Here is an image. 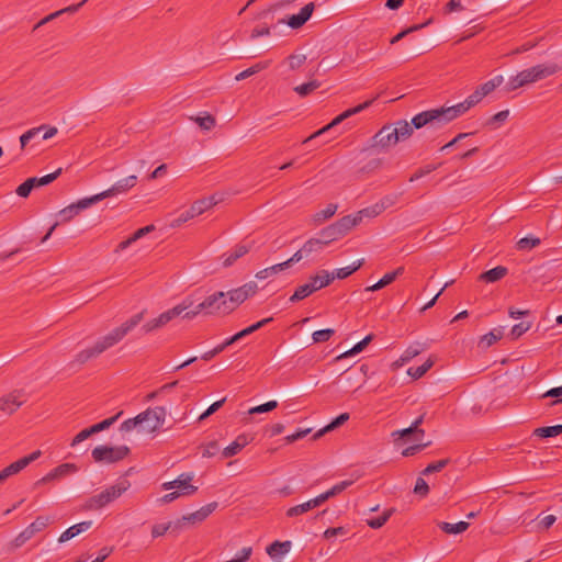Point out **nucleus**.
Listing matches in <instances>:
<instances>
[{
    "label": "nucleus",
    "instance_id": "1",
    "mask_svg": "<svg viewBox=\"0 0 562 562\" xmlns=\"http://www.w3.org/2000/svg\"><path fill=\"white\" fill-rule=\"evenodd\" d=\"M144 315L145 311L133 315L121 326L112 329L109 334L98 339L92 347L78 352L75 357V361L79 364H83L90 359L99 357L101 353L115 346L144 319Z\"/></svg>",
    "mask_w": 562,
    "mask_h": 562
},
{
    "label": "nucleus",
    "instance_id": "2",
    "mask_svg": "<svg viewBox=\"0 0 562 562\" xmlns=\"http://www.w3.org/2000/svg\"><path fill=\"white\" fill-rule=\"evenodd\" d=\"M470 109V104L464 100L463 102L451 106H441L423 111L412 119V123L416 130L427 125L440 127L461 116Z\"/></svg>",
    "mask_w": 562,
    "mask_h": 562
},
{
    "label": "nucleus",
    "instance_id": "3",
    "mask_svg": "<svg viewBox=\"0 0 562 562\" xmlns=\"http://www.w3.org/2000/svg\"><path fill=\"white\" fill-rule=\"evenodd\" d=\"M560 67L554 64H540L528 69H524L518 72L516 76L509 78L505 86V90L507 92L514 91L520 87H524L529 83L537 82L539 80L546 79L557 72L560 71Z\"/></svg>",
    "mask_w": 562,
    "mask_h": 562
},
{
    "label": "nucleus",
    "instance_id": "4",
    "mask_svg": "<svg viewBox=\"0 0 562 562\" xmlns=\"http://www.w3.org/2000/svg\"><path fill=\"white\" fill-rule=\"evenodd\" d=\"M167 415V411L164 406H156L155 408H148L145 412L138 414L134 418H128L123 422L120 426V430L123 432H128L137 427H140L144 424V420H153V425L144 426L143 431L146 432H155L157 431L165 423Z\"/></svg>",
    "mask_w": 562,
    "mask_h": 562
},
{
    "label": "nucleus",
    "instance_id": "5",
    "mask_svg": "<svg viewBox=\"0 0 562 562\" xmlns=\"http://www.w3.org/2000/svg\"><path fill=\"white\" fill-rule=\"evenodd\" d=\"M130 486L131 483L127 480H119L115 484L86 499L83 509L92 512L99 510L121 497Z\"/></svg>",
    "mask_w": 562,
    "mask_h": 562
},
{
    "label": "nucleus",
    "instance_id": "6",
    "mask_svg": "<svg viewBox=\"0 0 562 562\" xmlns=\"http://www.w3.org/2000/svg\"><path fill=\"white\" fill-rule=\"evenodd\" d=\"M194 304V301L188 296L181 301L178 305L175 307L161 313L158 317H155L147 323H145L142 326V330L145 334H148L150 331H154L158 328L164 327L167 325L170 321L176 318L177 316L181 315L186 310L191 308Z\"/></svg>",
    "mask_w": 562,
    "mask_h": 562
},
{
    "label": "nucleus",
    "instance_id": "7",
    "mask_svg": "<svg viewBox=\"0 0 562 562\" xmlns=\"http://www.w3.org/2000/svg\"><path fill=\"white\" fill-rule=\"evenodd\" d=\"M379 98V94H376L375 97H373L372 99L370 100H367L364 101L363 103H360L358 104L357 106H353L351 109H348L346 111H344L341 114H339L338 116H336L330 123H328L326 126L322 127L321 130L316 131L315 133H313L311 136H308L307 138H305L303 140V144H306L311 140H313L314 138L327 133L328 131H330L331 128H334L335 126L339 125L340 123H342L345 120L351 117L352 115L355 114H358L362 111H364L366 109H368L369 106H371V104Z\"/></svg>",
    "mask_w": 562,
    "mask_h": 562
},
{
    "label": "nucleus",
    "instance_id": "8",
    "mask_svg": "<svg viewBox=\"0 0 562 562\" xmlns=\"http://www.w3.org/2000/svg\"><path fill=\"white\" fill-rule=\"evenodd\" d=\"M130 448L127 446H98L92 450L91 456L99 463H115L126 458Z\"/></svg>",
    "mask_w": 562,
    "mask_h": 562
},
{
    "label": "nucleus",
    "instance_id": "9",
    "mask_svg": "<svg viewBox=\"0 0 562 562\" xmlns=\"http://www.w3.org/2000/svg\"><path fill=\"white\" fill-rule=\"evenodd\" d=\"M200 310L206 315H228L231 308L227 304V294L223 291L214 292L200 303Z\"/></svg>",
    "mask_w": 562,
    "mask_h": 562
},
{
    "label": "nucleus",
    "instance_id": "10",
    "mask_svg": "<svg viewBox=\"0 0 562 562\" xmlns=\"http://www.w3.org/2000/svg\"><path fill=\"white\" fill-rule=\"evenodd\" d=\"M258 285L255 281H249L244 285L225 292L227 294V304L231 312H234L248 297L256 294Z\"/></svg>",
    "mask_w": 562,
    "mask_h": 562
},
{
    "label": "nucleus",
    "instance_id": "11",
    "mask_svg": "<svg viewBox=\"0 0 562 562\" xmlns=\"http://www.w3.org/2000/svg\"><path fill=\"white\" fill-rule=\"evenodd\" d=\"M215 204H216V201H215L214 196L198 200L190 206L189 210L181 213L177 218H175L170 225H171V227H179L183 223L188 222L189 220H191L198 215H201L202 213H204L206 210L211 209Z\"/></svg>",
    "mask_w": 562,
    "mask_h": 562
},
{
    "label": "nucleus",
    "instance_id": "12",
    "mask_svg": "<svg viewBox=\"0 0 562 562\" xmlns=\"http://www.w3.org/2000/svg\"><path fill=\"white\" fill-rule=\"evenodd\" d=\"M50 524V518L45 516H38L36 519L30 524L25 529H23L12 541V546L14 548L22 547L26 541L32 539L36 533L44 530Z\"/></svg>",
    "mask_w": 562,
    "mask_h": 562
},
{
    "label": "nucleus",
    "instance_id": "13",
    "mask_svg": "<svg viewBox=\"0 0 562 562\" xmlns=\"http://www.w3.org/2000/svg\"><path fill=\"white\" fill-rule=\"evenodd\" d=\"M60 173H61V168H58L56 171H54L49 175H46L44 177L29 178L16 188L15 193L21 198H27L33 189L52 183L54 180H56L60 176Z\"/></svg>",
    "mask_w": 562,
    "mask_h": 562
},
{
    "label": "nucleus",
    "instance_id": "14",
    "mask_svg": "<svg viewBox=\"0 0 562 562\" xmlns=\"http://www.w3.org/2000/svg\"><path fill=\"white\" fill-rule=\"evenodd\" d=\"M136 183H137V176L131 175L124 179L119 180L108 190H105L101 193L94 194L93 198H94L95 202L98 203L106 198H112V196H115L119 194H124V193L128 192L132 188H134L136 186Z\"/></svg>",
    "mask_w": 562,
    "mask_h": 562
},
{
    "label": "nucleus",
    "instance_id": "15",
    "mask_svg": "<svg viewBox=\"0 0 562 562\" xmlns=\"http://www.w3.org/2000/svg\"><path fill=\"white\" fill-rule=\"evenodd\" d=\"M193 473H182L176 480L162 484V490L169 491L178 488L183 496L192 495L198 491V487L191 484Z\"/></svg>",
    "mask_w": 562,
    "mask_h": 562
},
{
    "label": "nucleus",
    "instance_id": "16",
    "mask_svg": "<svg viewBox=\"0 0 562 562\" xmlns=\"http://www.w3.org/2000/svg\"><path fill=\"white\" fill-rule=\"evenodd\" d=\"M95 203L97 202L92 195L89 198H83V199L77 201L76 203H72V204L64 207L58 213L60 222L67 223V222L71 221L76 215H78L80 213V211L86 210Z\"/></svg>",
    "mask_w": 562,
    "mask_h": 562
},
{
    "label": "nucleus",
    "instance_id": "17",
    "mask_svg": "<svg viewBox=\"0 0 562 562\" xmlns=\"http://www.w3.org/2000/svg\"><path fill=\"white\" fill-rule=\"evenodd\" d=\"M396 144L397 140L394 139V130L391 124L382 126L372 137V147L386 149Z\"/></svg>",
    "mask_w": 562,
    "mask_h": 562
},
{
    "label": "nucleus",
    "instance_id": "18",
    "mask_svg": "<svg viewBox=\"0 0 562 562\" xmlns=\"http://www.w3.org/2000/svg\"><path fill=\"white\" fill-rule=\"evenodd\" d=\"M315 10V3L310 2L305 4L297 14H293L288 20H280V23H286L291 29L296 30L302 27L312 16Z\"/></svg>",
    "mask_w": 562,
    "mask_h": 562
},
{
    "label": "nucleus",
    "instance_id": "19",
    "mask_svg": "<svg viewBox=\"0 0 562 562\" xmlns=\"http://www.w3.org/2000/svg\"><path fill=\"white\" fill-rule=\"evenodd\" d=\"M22 392L13 391L0 398V411L11 415L13 414L22 404Z\"/></svg>",
    "mask_w": 562,
    "mask_h": 562
},
{
    "label": "nucleus",
    "instance_id": "20",
    "mask_svg": "<svg viewBox=\"0 0 562 562\" xmlns=\"http://www.w3.org/2000/svg\"><path fill=\"white\" fill-rule=\"evenodd\" d=\"M42 456L41 450L33 451L31 454L25 456L15 462H12L8 467L3 469V471L7 473V476L10 477L14 474H18L22 470H24L27 465H30L32 462L37 460Z\"/></svg>",
    "mask_w": 562,
    "mask_h": 562
},
{
    "label": "nucleus",
    "instance_id": "21",
    "mask_svg": "<svg viewBox=\"0 0 562 562\" xmlns=\"http://www.w3.org/2000/svg\"><path fill=\"white\" fill-rule=\"evenodd\" d=\"M218 504L216 502H212L201 507L199 510L186 515L182 517V520L189 524H196L205 520L216 508Z\"/></svg>",
    "mask_w": 562,
    "mask_h": 562
},
{
    "label": "nucleus",
    "instance_id": "22",
    "mask_svg": "<svg viewBox=\"0 0 562 562\" xmlns=\"http://www.w3.org/2000/svg\"><path fill=\"white\" fill-rule=\"evenodd\" d=\"M414 128L416 127L412 122L408 123L405 120L397 121L393 125L394 139L397 140V143L408 139L412 136Z\"/></svg>",
    "mask_w": 562,
    "mask_h": 562
},
{
    "label": "nucleus",
    "instance_id": "23",
    "mask_svg": "<svg viewBox=\"0 0 562 562\" xmlns=\"http://www.w3.org/2000/svg\"><path fill=\"white\" fill-rule=\"evenodd\" d=\"M155 231V226L153 224L150 225H147L145 227H142L139 229H137L132 236H130L127 239L121 241L116 249H115V252H120V251H123L125 250L126 248H128L133 243L137 241L138 239H140L142 237L146 236L147 234H149L150 232Z\"/></svg>",
    "mask_w": 562,
    "mask_h": 562
},
{
    "label": "nucleus",
    "instance_id": "24",
    "mask_svg": "<svg viewBox=\"0 0 562 562\" xmlns=\"http://www.w3.org/2000/svg\"><path fill=\"white\" fill-rule=\"evenodd\" d=\"M508 273V269L504 266H497L479 276V280L485 283H494L502 280Z\"/></svg>",
    "mask_w": 562,
    "mask_h": 562
},
{
    "label": "nucleus",
    "instance_id": "25",
    "mask_svg": "<svg viewBox=\"0 0 562 562\" xmlns=\"http://www.w3.org/2000/svg\"><path fill=\"white\" fill-rule=\"evenodd\" d=\"M91 525H92V521L87 520V521H81L77 525L69 527L67 530H65L59 536L58 542L64 543L70 539H72L74 537L78 536L79 533L88 530L91 527Z\"/></svg>",
    "mask_w": 562,
    "mask_h": 562
},
{
    "label": "nucleus",
    "instance_id": "26",
    "mask_svg": "<svg viewBox=\"0 0 562 562\" xmlns=\"http://www.w3.org/2000/svg\"><path fill=\"white\" fill-rule=\"evenodd\" d=\"M404 272V268L403 267H400L397 269H395L394 271L392 272H389L386 274H384L376 283H374L373 285H370V286H367L366 288V291L368 292H374V291H378V290H381L383 289L384 286L391 284L398 276L403 274Z\"/></svg>",
    "mask_w": 562,
    "mask_h": 562
},
{
    "label": "nucleus",
    "instance_id": "27",
    "mask_svg": "<svg viewBox=\"0 0 562 562\" xmlns=\"http://www.w3.org/2000/svg\"><path fill=\"white\" fill-rule=\"evenodd\" d=\"M340 235L344 237L351 228L359 225V218L357 215H346L339 218L337 222L333 223Z\"/></svg>",
    "mask_w": 562,
    "mask_h": 562
},
{
    "label": "nucleus",
    "instance_id": "28",
    "mask_svg": "<svg viewBox=\"0 0 562 562\" xmlns=\"http://www.w3.org/2000/svg\"><path fill=\"white\" fill-rule=\"evenodd\" d=\"M349 419V414L348 413H342L340 414L339 416H337L334 420H331L327 426H325L324 428L319 429L318 431H316L314 435H313V440H317L319 439L321 437H323L326 432L330 431V430H334L338 427H340L341 425H344L347 420Z\"/></svg>",
    "mask_w": 562,
    "mask_h": 562
},
{
    "label": "nucleus",
    "instance_id": "29",
    "mask_svg": "<svg viewBox=\"0 0 562 562\" xmlns=\"http://www.w3.org/2000/svg\"><path fill=\"white\" fill-rule=\"evenodd\" d=\"M334 280V276H330V273L327 270H321L315 276L310 278L308 283L315 286V292L329 285L331 281Z\"/></svg>",
    "mask_w": 562,
    "mask_h": 562
},
{
    "label": "nucleus",
    "instance_id": "30",
    "mask_svg": "<svg viewBox=\"0 0 562 562\" xmlns=\"http://www.w3.org/2000/svg\"><path fill=\"white\" fill-rule=\"evenodd\" d=\"M291 541H274L267 547V553L272 558L281 557L288 553L291 549Z\"/></svg>",
    "mask_w": 562,
    "mask_h": 562
},
{
    "label": "nucleus",
    "instance_id": "31",
    "mask_svg": "<svg viewBox=\"0 0 562 562\" xmlns=\"http://www.w3.org/2000/svg\"><path fill=\"white\" fill-rule=\"evenodd\" d=\"M317 235L326 246L342 237L334 224L324 227Z\"/></svg>",
    "mask_w": 562,
    "mask_h": 562
},
{
    "label": "nucleus",
    "instance_id": "32",
    "mask_svg": "<svg viewBox=\"0 0 562 562\" xmlns=\"http://www.w3.org/2000/svg\"><path fill=\"white\" fill-rule=\"evenodd\" d=\"M315 292V286L311 283H305L296 288L294 293L290 296L289 301L291 303H296L299 301L304 300Z\"/></svg>",
    "mask_w": 562,
    "mask_h": 562
},
{
    "label": "nucleus",
    "instance_id": "33",
    "mask_svg": "<svg viewBox=\"0 0 562 562\" xmlns=\"http://www.w3.org/2000/svg\"><path fill=\"white\" fill-rule=\"evenodd\" d=\"M373 337L374 336L372 334L366 336L361 341L357 342L351 349L339 355L336 358V360H340L360 353L373 340Z\"/></svg>",
    "mask_w": 562,
    "mask_h": 562
},
{
    "label": "nucleus",
    "instance_id": "34",
    "mask_svg": "<svg viewBox=\"0 0 562 562\" xmlns=\"http://www.w3.org/2000/svg\"><path fill=\"white\" fill-rule=\"evenodd\" d=\"M270 65V61L269 60H266V61H259L257 64H255L254 66L243 70L241 72H239L238 75H236L235 77V80L236 81H241L250 76H254L258 72H260L261 70H265L266 68H268Z\"/></svg>",
    "mask_w": 562,
    "mask_h": 562
},
{
    "label": "nucleus",
    "instance_id": "35",
    "mask_svg": "<svg viewBox=\"0 0 562 562\" xmlns=\"http://www.w3.org/2000/svg\"><path fill=\"white\" fill-rule=\"evenodd\" d=\"M338 210V205L335 203H329L324 210L315 213L313 215V222L315 225H319L326 220L333 217Z\"/></svg>",
    "mask_w": 562,
    "mask_h": 562
},
{
    "label": "nucleus",
    "instance_id": "36",
    "mask_svg": "<svg viewBox=\"0 0 562 562\" xmlns=\"http://www.w3.org/2000/svg\"><path fill=\"white\" fill-rule=\"evenodd\" d=\"M469 522L467 521H459L457 524H450V522H445V521H441L438 524V527L446 533H451V535H458V533H461L463 531H465L468 528H469Z\"/></svg>",
    "mask_w": 562,
    "mask_h": 562
},
{
    "label": "nucleus",
    "instance_id": "37",
    "mask_svg": "<svg viewBox=\"0 0 562 562\" xmlns=\"http://www.w3.org/2000/svg\"><path fill=\"white\" fill-rule=\"evenodd\" d=\"M249 251L246 245H237L224 259L225 267L232 266L237 259L241 258Z\"/></svg>",
    "mask_w": 562,
    "mask_h": 562
},
{
    "label": "nucleus",
    "instance_id": "38",
    "mask_svg": "<svg viewBox=\"0 0 562 562\" xmlns=\"http://www.w3.org/2000/svg\"><path fill=\"white\" fill-rule=\"evenodd\" d=\"M562 434V425L539 427L533 430V435L539 438H551Z\"/></svg>",
    "mask_w": 562,
    "mask_h": 562
},
{
    "label": "nucleus",
    "instance_id": "39",
    "mask_svg": "<svg viewBox=\"0 0 562 562\" xmlns=\"http://www.w3.org/2000/svg\"><path fill=\"white\" fill-rule=\"evenodd\" d=\"M504 82V78L502 75L495 76L491 80L480 85L477 89L481 93L486 97L492 93L497 87H499Z\"/></svg>",
    "mask_w": 562,
    "mask_h": 562
},
{
    "label": "nucleus",
    "instance_id": "40",
    "mask_svg": "<svg viewBox=\"0 0 562 562\" xmlns=\"http://www.w3.org/2000/svg\"><path fill=\"white\" fill-rule=\"evenodd\" d=\"M362 265H363V259H360L350 267L336 269L333 273H330V276H334V279L335 278L340 279V280L346 279L349 276H351L353 272H356L358 269H360Z\"/></svg>",
    "mask_w": 562,
    "mask_h": 562
},
{
    "label": "nucleus",
    "instance_id": "41",
    "mask_svg": "<svg viewBox=\"0 0 562 562\" xmlns=\"http://www.w3.org/2000/svg\"><path fill=\"white\" fill-rule=\"evenodd\" d=\"M325 247H326V245L324 244L322 238L317 235L316 237L308 239L304 244L305 256H308L310 254H313V252H319Z\"/></svg>",
    "mask_w": 562,
    "mask_h": 562
},
{
    "label": "nucleus",
    "instance_id": "42",
    "mask_svg": "<svg viewBox=\"0 0 562 562\" xmlns=\"http://www.w3.org/2000/svg\"><path fill=\"white\" fill-rule=\"evenodd\" d=\"M286 269V263H277L271 267L265 268L256 273V278L259 280L267 279L269 277H272L281 271H284Z\"/></svg>",
    "mask_w": 562,
    "mask_h": 562
},
{
    "label": "nucleus",
    "instance_id": "43",
    "mask_svg": "<svg viewBox=\"0 0 562 562\" xmlns=\"http://www.w3.org/2000/svg\"><path fill=\"white\" fill-rule=\"evenodd\" d=\"M319 87H321V82L318 80H311V81H308L306 83H303V85L294 87L293 90L300 97H306V95H308L310 93H312L314 90H316Z\"/></svg>",
    "mask_w": 562,
    "mask_h": 562
},
{
    "label": "nucleus",
    "instance_id": "44",
    "mask_svg": "<svg viewBox=\"0 0 562 562\" xmlns=\"http://www.w3.org/2000/svg\"><path fill=\"white\" fill-rule=\"evenodd\" d=\"M313 508H314V506L312 505V502L310 499V501H307V502H305L303 504L290 507L286 510L285 515H286V517L292 518V517H296V516L303 515V514L307 513L308 510H311Z\"/></svg>",
    "mask_w": 562,
    "mask_h": 562
},
{
    "label": "nucleus",
    "instance_id": "45",
    "mask_svg": "<svg viewBox=\"0 0 562 562\" xmlns=\"http://www.w3.org/2000/svg\"><path fill=\"white\" fill-rule=\"evenodd\" d=\"M122 414L123 412L121 411L116 415L92 425L91 430L93 435L110 428L122 416Z\"/></svg>",
    "mask_w": 562,
    "mask_h": 562
},
{
    "label": "nucleus",
    "instance_id": "46",
    "mask_svg": "<svg viewBox=\"0 0 562 562\" xmlns=\"http://www.w3.org/2000/svg\"><path fill=\"white\" fill-rule=\"evenodd\" d=\"M86 1H87V0H83L82 2H80V3H78V4H71V5H69V7L65 8V9H63V10L56 11V12H54V13H52V14H49V15L45 16L43 20H41V21L37 23L36 27H38V26H41V25H43V24L47 23L48 21H52L53 19H55L56 16H58V15L63 14L64 12H71V13H74V12L78 11V9H79V8H80V7H81Z\"/></svg>",
    "mask_w": 562,
    "mask_h": 562
},
{
    "label": "nucleus",
    "instance_id": "47",
    "mask_svg": "<svg viewBox=\"0 0 562 562\" xmlns=\"http://www.w3.org/2000/svg\"><path fill=\"white\" fill-rule=\"evenodd\" d=\"M434 360L431 358H429L425 363H423L422 366H418L416 368H409L407 373L413 376L414 379H419L422 378L432 366H434Z\"/></svg>",
    "mask_w": 562,
    "mask_h": 562
},
{
    "label": "nucleus",
    "instance_id": "48",
    "mask_svg": "<svg viewBox=\"0 0 562 562\" xmlns=\"http://www.w3.org/2000/svg\"><path fill=\"white\" fill-rule=\"evenodd\" d=\"M503 337V331L501 329H493L490 333L485 334L481 338V344L488 348L493 346L496 341H498Z\"/></svg>",
    "mask_w": 562,
    "mask_h": 562
},
{
    "label": "nucleus",
    "instance_id": "49",
    "mask_svg": "<svg viewBox=\"0 0 562 562\" xmlns=\"http://www.w3.org/2000/svg\"><path fill=\"white\" fill-rule=\"evenodd\" d=\"M394 509L393 508H390L387 510H385L381 516L376 517V518H372V519H369L367 522H368V526L373 528V529H379L381 528L382 526L385 525V522L389 520V518L391 517V515L393 514Z\"/></svg>",
    "mask_w": 562,
    "mask_h": 562
},
{
    "label": "nucleus",
    "instance_id": "50",
    "mask_svg": "<svg viewBox=\"0 0 562 562\" xmlns=\"http://www.w3.org/2000/svg\"><path fill=\"white\" fill-rule=\"evenodd\" d=\"M307 56L305 54H291L286 61L289 64V68L291 70H296L301 68L306 63Z\"/></svg>",
    "mask_w": 562,
    "mask_h": 562
},
{
    "label": "nucleus",
    "instance_id": "51",
    "mask_svg": "<svg viewBox=\"0 0 562 562\" xmlns=\"http://www.w3.org/2000/svg\"><path fill=\"white\" fill-rule=\"evenodd\" d=\"M450 463V459H441L428 464L422 472L423 475H429L435 472H440Z\"/></svg>",
    "mask_w": 562,
    "mask_h": 562
},
{
    "label": "nucleus",
    "instance_id": "52",
    "mask_svg": "<svg viewBox=\"0 0 562 562\" xmlns=\"http://www.w3.org/2000/svg\"><path fill=\"white\" fill-rule=\"evenodd\" d=\"M335 334V330L331 328L316 330L312 334V339L314 344L326 342L328 341Z\"/></svg>",
    "mask_w": 562,
    "mask_h": 562
},
{
    "label": "nucleus",
    "instance_id": "53",
    "mask_svg": "<svg viewBox=\"0 0 562 562\" xmlns=\"http://www.w3.org/2000/svg\"><path fill=\"white\" fill-rule=\"evenodd\" d=\"M381 214V211L378 206V204L370 205L368 207H364L356 213L357 217L359 218V222L361 223L363 217L373 218Z\"/></svg>",
    "mask_w": 562,
    "mask_h": 562
},
{
    "label": "nucleus",
    "instance_id": "54",
    "mask_svg": "<svg viewBox=\"0 0 562 562\" xmlns=\"http://www.w3.org/2000/svg\"><path fill=\"white\" fill-rule=\"evenodd\" d=\"M540 245L538 237H524L517 241L518 250H530Z\"/></svg>",
    "mask_w": 562,
    "mask_h": 562
},
{
    "label": "nucleus",
    "instance_id": "55",
    "mask_svg": "<svg viewBox=\"0 0 562 562\" xmlns=\"http://www.w3.org/2000/svg\"><path fill=\"white\" fill-rule=\"evenodd\" d=\"M194 121L204 131H211L216 124L215 117L211 114H206L204 116H196Z\"/></svg>",
    "mask_w": 562,
    "mask_h": 562
},
{
    "label": "nucleus",
    "instance_id": "56",
    "mask_svg": "<svg viewBox=\"0 0 562 562\" xmlns=\"http://www.w3.org/2000/svg\"><path fill=\"white\" fill-rule=\"evenodd\" d=\"M352 484L351 481H342L336 485H334L331 488H329L328 491L324 492V495L326 497V499L328 501L329 498L342 493L347 487H349L350 485Z\"/></svg>",
    "mask_w": 562,
    "mask_h": 562
},
{
    "label": "nucleus",
    "instance_id": "57",
    "mask_svg": "<svg viewBox=\"0 0 562 562\" xmlns=\"http://www.w3.org/2000/svg\"><path fill=\"white\" fill-rule=\"evenodd\" d=\"M278 407V402L277 401H269L265 404H261V405H258V406H255V407H251L249 411H248V414L249 415H254V414H262V413H268V412H271L273 411L274 408Z\"/></svg>",
    "mask_w": 562,
    "mask_h": 562
},
{
    "label": "nucleus",
    "instance_id": "58",
    "mask_svg": "<svg viewBox=\"0 0 562 562\" xmlns=\"http://www.w3.org/2000/svg\"><path fill=\"white\" fill-rule=\"evenodd\" d=\"M430 23V21L426 22V23H423V24H415V25H412L405 30H403L402 32H400L398 34H396L394 37L391 38V44H396L397 42H400L402 38H404L406 35H408L409 33L412 32H415V31H418L420 29H423L424 26L428 25Z\"/></svg>",
    "mask_w": 562,
    "mask_h": 562
},
{
    "label": "nucleus",
    "instance_id": "59",
    "mask_svg": "<svg viewBox=\"0 0 562 562\" xmlns=\"http://www.w3.org/2000/svg\"><path fill=\"white\" fill-rule=\"evenodd\" d=\"M55 470L57 472V475L61 480L70 474L76 473L78 471V468L74 463H63V464L56 467Z\"/></svg>",
    "mask_w": 562,
    "mask_h": 562
},
{
    "label": "nucleus",
    "instance_id": "60",
    "mask_svg": "<svg viewBox=\"0 0 562 562\" xmlns=\"http://www.w3.org/2000/svg\"><path fill=\"white\" fill-rule=\"evenodd\" d=\"M531 327L530 322H521L519 324H516L513 326L510 336L513 339L519 338L522 334H525L527 330H529Z\"/></svg>",
    "mask_w": 562,
    "mask_h": 562
},
{
    "label": "nucleus",
    "instance_id": "61",
    "mask_svg": "<svg viewBox=\"0 0 562 562\" xmlns=\"http://www.w3.org/2000/svg\"><path fill=\"white\" fill-rule=\"evenodd\" d=\"M398 196L396 194H389L383 196L379 202H376L381 213L384 212L386 209L395 205Z\"/></svg>",
    "mask_w": 562,
    "mask_h": 562
},
{
    "label": "nucleus",
    "instance_id": "62",
    "mask_svg": "<svg viewBox=\"0 0 562 562\" xmlns=\"http://www.w3.org/2000/svg\"><path fill=\"white\" fill-rule=\"evenodd\" d=\"M226 398H222L220 401H216L214 402L211 406H209V408L202 413L200 415V417L198 418L199 422H202L204 419H206L207 417H210L212 414H214L215 412H217L222 406L223 404L225 403Z\"/></svg>",
    "mask_w": 562,
    "mask_h": 562
},
{
    "label": "nucleus",
    "instance_id": "63",
    "mask_svg": "<svg viewBox=\"0 0 562 562\" xmlns=\"http://www.w3.org/2000/svg\"><path fill=\"white\" fill-rule=\"evenodd\" d=\"M414 493L422 497H425L429 493V486L423 477H418L415 483Z\"/></svg>",
    "mask_w": 562,
    "mask_h": 562
},
{
    "label": "nucleus",
    "instance_id": "64",
    "mask_svg": "<svg viewBox=\"0 0 562 562\" xmlns=\"http://www.w3.org/2000/svg\"><path fill=\"white\" fill-rule=\"evenodd\" d=\"M220 450L217 441L213 440L203 446L202 457L211 458L214 457Z\"/></svg>",
    "mask_w": 562,
    "mask_h": 562
}]
</instances>
